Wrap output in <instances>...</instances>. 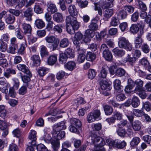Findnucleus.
<instances>
[{
    "instance_id": "nucleus-40",
    "label": "nucleus",
    "mask_w": 151,
    "mask_h": 151,
    "mask_svg": "<svg viewBox=\"0 0 151 151\" xmlns=\"http://www.w3.org/2000/svg\"><path fill=\"white\" fill-rule=\"evenodd\" d=\"M63 27V26L62 24H58L54 27L52 30L55 32H57L59 33H61L62 32Z\"/></svg>"
},
{
    "instance_id": "nucleus-48",
    "label": "nucleus",
    "mask_w": 151,
    "mask_h": 151,
    "mask_svg": "<svg viewBox=\"0 0 151 151\" xmlns=\"http://www.w3.org/2000/svg\"><path fill=\"white\" fill-rule=\"evenodd\" d=\"M127 13L124 10L120 11L117 14V17L121 19L125 18L127 16Z\"/></svg>"
},
{
    "instance_id": "nucleus-24",
    "label": "nucleus",
    "mask_w": 151,
    "mask_h": 151,
    "mask_svg": "<svg viewBox=\"0 0 151 151\" xmlns=\"http://www.w3.org/2000/svg\"><path fill=\"white\" fill-rule=\"evenodd\" d=\"M70 124L75 126L77 127H80L81 126V122L79 119L72 118L70 120Z\"/></svg>"
},
{
    "instance_id": "nucleus-57",
    "label": "nucleus",
    "mask_w": 151,
    "mask_h": 151,
    "mask_svg": "<svg viewBox=\"0 0 151 151\" xmlns=\"http://www.w3.org/2000/svg\"><path fill=\"white\" fill-rule=\"evenodd\" d=\"M125 73L124 70L121 68L117 69L116 75L118 76L121 77L124 76Z\"/></svg>"
},
{
    "instance_id": "nucleus-36",
    "label": "nucleus",
    "mask_w": 151,
    "mask_h": 151,
    "mask_svg": "<svg viewBox=\"0 0 151 151\" xmlns=\"http://www.w3.org/2000/svg\"><path fill=\"white\" fill-rule=\"evenodd\" d=\"M96 57V55L94 52H89L87 54V59L89 61H92L94 60Z\"/></svg>"
},
{
    "instance_id": "nucleus-37",
    "label": "nucleus",
    "mask_w": 151,
    "mask_h": 151,
    "mask_svg": "<svg viewBox=\"0 0 151 151\" xmlns=\"http://www.w3.org/2000/svg\"><path fill=\"white\" fill-rule=\"evenodd\" d=\"M40 54L41 56L43 57L48 55V52L45 46L42 45L40 47Z\"/></svg>"
},
{
    "instance_id": "nucleus-60",
    "label": "nucleus",
    "mask_w": 151,
    "mask_h": 151,
    "mask_svg": "<svg viewBox=\"0 0 151 151\" xmlns=\"http://www.w3.org/2000/svg\"><path fill=\"white\" fill-rule=\"evenodd\" d=\"M144 141L147 144L150 145L151 143V136L149 135L144 136L143 137Z\"/></svg>"
},
{
    "instance_id": "nucleus-5",
    "label": "nucleus",
    "mask_w": 151,
    "mask_h": 151,
    "mask_svg": "<svg viewBox=\"0 0 151 151\" xmlns=\"http://www.w3.org/2000/svg\"><path fill=\"white\" fill-rule=\"evenodd\" d=\"M100 51L102 52L103 57L106 60L111 61L112 59V55L105 44H103L101 46Z\"/></svg>"
},
{
    "instance_id": "nucleus-34",
    "label": "nucleus",
    "mask_w": 151,
    "mask_h": 151,
    "mask_svg": "<svg viewBox=\"0 0 151 151\" xmlns=\"http://www.w3.org/2000/svg\"><path fill=\"white\" fill-rule=\"evenodd\" d=\"M36 27L39 29H42L45 26V23L41 19H37L35 22Z\"/></svg>"
},
{
    "instance_id": "nucleus-58",
    "label": "nucleus",
    "mask_w": 151,
    "mask_h": 151,
    "mask_svg": "<svg viewBox=\"0 0 151 151\" xmlns=\"http://www.w3.org/2000/svg\"><path fill=\"white\" fill-rule=\"evenodd\" d=\"M139 63L142 65H144L146 67V69L150 65L148 61L146 59L143 58L140 61Z\"/></svg>"
},
{
    "instance_id": "nucleus-32",
    "label": "nucleus",
    "mask_w": 151,
    "mask_h": 151,
    "mask_svg": "<svg viewBox=\"0 0 151 151\" xmlns=\"http://www.w3.org/2000/svg\"><path fill=\"white\" fill-rule=\"evenodd\" d=\"M140 103V101L138 98L136 96H134L132 100V106L134 108H136L139 106Z\"/></svg>"
},
{
    "instance_id": "nucleus-44",
    "label": "nucleus",
    "mask_w": 151,
    "mask_h": 151,
    "mask_svg": "<svg viewBox=\"0 0 151 151\" xmlns=\"http://www.w3.org/2000/svg\"><path fill=\"white\" fill-rule=\"evenodd\" d=\"M49 11L52 14H53L57 11V9L56 5L53 4H50L48 5V6Z\"/></svg>"
},
{
    "instance_id": "nucleus-33",
    "label": "nucleus",
    "mask_w": 151,
    "mask_h": 151,
    "mask_svg": "<svg viewBox=\"0 0 151 151\" xmlns=\"http://www.w3.org/2000/svg\"><path fill=\"white\" fill-rule=\"evenodd\" d=\"M68 58H73L74 57L75 54L74 52L73 51L72 49L70 48H68L66 49L64 53Z\"/></svg>"
},
{
    "instance_id": "nucleus-43",
    "label": "nucleus",
    "mask_w": 151,
    "mask_h": 151,
    "mask_svg": "<svg viewBox=\"0 0 151 151\" xmlns=\"http://www.w3.org/2000/svg\"><path fill=\"white\" fill-rule=\"evenodd\" d=\"M101 142L97 145L96 149L100 151H105V149L103 146L105 145V142L101 138Z\"/></svg>"
},
{
    "instance_id": "nucleus-61",
    "label": "nucleus",
    "mask_w": 151,
    "mask_h": 151,
    "mask_svg": "<svg viewBox=\"0 0 151 151\" xmlns=\"http://www.w3.org/2000/svg\"><path fill=\"white\" fill-rule=\"evenodd\" d=\"M78 3L79 6L82 8L87 7L88 4V2L87 1H80Z\"/></svg>"
},
{
    "instance_id": "nucleus-18",
    "label": "nucleus",
    "mask_w": 151,
    "mask_h": 151,
    "mask_svg": "<svg viewBox=\"0 0 151 151\" xmlns=\"http://www.w3.org/2000/svg\"><path fill=\"white\" fill-rule=\"evenodd\" d=\"M31 60L32 61L33 65L35 66L39 65L40 63L39 56L37 55H33L31 57Z\"/></svg>"
},
{
    "instance_id": "nucleus-4",
    "label": "nucleus",
    "mask_w": 151,
    "mask_h": 151,
    "mask_svg": "<svg viewBox=\"0 0 151 151\" xmlns=\"http://www.w3.org/2000/svg\"><path fill=\"white\" fill-rule=\"evenodd\" d=\"M106 142L109 146L119 149L123 148L126 145V143L124 141L121 142L118 139L114 141L111 139H108Z\"/></svg>"
},
{
    "instance_id": "nucleus-56",
    "label": "nucleus",
    "mask_w": 151,
    "mask_h": 151,
    "mask_svg": "<svg viewBox=\"0 0 151 151\" xmlns=\"http://www.w3.org/2000/svg\"><path fill=\"white\" fill-rule=\"evenodd\" d=\"M17 48L18 47L10 45L8 50V52L9 53L14 54L15 53L16 50L17 49Z\"/></svg>"
},
{
    "instance_id": "nucleus-6",
    "label": "nucleus",
    "mask_w": 151,
    "mask_h": 151,
    "mask_svg": "<svg viewBox=\"0 0 151 151\" xmlns=\"http://www.w3.org/2000/svg\"><path fill=\"white\" fill-rule=\"evenodd\" d=\"M45 40L47 42L52 44L53 49L55 50L58 47L59 43V40L53 36H48L45 37Z\"/></svg>"
},
{
    "instance_id": "nucleus-38",
    "label": "nucleus",
    "mask_w": 151,
    "mask_h": 151,
    "mask_svg": "<svg viewBox=\"0 0 151 151\" xmlns=\"http://www.w3.org/2000/svg\"><path fill=\"white\" fill-rule=\"evenodd\" d=\"M69 44V41L68 39L66 38H64L60 41V46L62 47H67Z\"/></svg>"
},
{
    "instance_id": "nucleus-3",
    "label": "nucleus",
    "mask_w": 151,
    "mask_h": 151,
    "mask_svg": "<svg viewBox=\"0 0 151 151\" xmlns=\"http://www.w3.org/2000/svg\"><path fill=\"white\" fill-rule=\"evenodd\" d=\"M118 44L120 48L124 49L127 51H131L133 47L132 44L124 37L119 38Z\"/></svg>"
},
{
    "instance_id": "nucleus-51",
    "label": "nucleus",
    "mask_w": 151,
    "mask_h": 151,
    "mask_svg": "<svg viewBox=\"0 0 151 151\" xmlns=\"http://www.w3.org/2000/svg\"><path fill=\"white\" fill-rule=\"evenodd\" d=\"M139 9L141 11H146L147 9V7L146 5L140 0H137Z\"/></svg>"
},
{
    "instance_id": "nucleus-12",
    "label": "nucleus",
    "mask_w": 151,
    "mask_h": 151,
    "mask_svg": "<svg viewBox=\"0 0 151 151\" xmlns=\"http://www.w3.org/2000/svg\"><path fill=\"white\" fill-rule=\"evenodd\" d=\"M92 142L96 146V143L99 142L101 139V137L97 135L96 133L93 132L91 134L90 137Z\"/></svg>"
},
{
    "instance_id": "nucleus-13",
    "label": "nucleus",
    "mask_w": 151,
    "mask_h": 151,
    "mask_svg": "<svg viewBox=\"0 0 151 151\" xmlns=\"http://www.w3.org/2000/svg\"><path fill=\"white\" fill-rule=\"evenodd\" d=\"M66 126L65 125V122L63 121L58 123L55 125L53 127V131L61 130L65 129Z\"/></svg>"
},
{
    "instance_id": "nucleus-63",
    "label": "nucleus",
    "mask_w": 151,
    "mask_h": 151,
    "mask_svg": "<svg viewBox=\"0 0 151 151\" xmlns=\"http://www.w3.org/2000/svg\"><path fill=\"white\" fill-rule=\"evenodd\" d=\"M94 31L90 29H87L86 31V35L88 37L92 38L94 35Z\"/></svg>"
},
{
    "instance_id": "nucleus-22",
    "label": "nucleus",
    "mask_w": 151,
    "mask_h": 151,
    "mask_svg": "<svg viewBox=\"0 0 151 151\" xmlns=\"http://www.w3.org/2000/svg\"><path fill=\"white\" fill-rule=\"evenodd\" d=\"M114 0H105L103 5V8L107 9L113 7L114 6Z\"/></svg>"
},
{
    "instance_id": "nucleus-23",
    "label": "nucleus",
    "mask_w": 151,
    "mask_h": 151,
    "mask_svg": "<svg viewBox=\"0 0 151 151\" xmlns=\"http://www.w3.org/2000/svg\"><path fill=\"white\" fill-rule=\"evenodd\" d=\"M101 89L103 90H110L111 89L110 85L106 81H103L100 83Z\"/></svg>"
},
{
    "instance_id": "nucleus-39",
    "label": "nucleus",
    "mask_w": 151,
    "mask_h": 151,
    "mask_svg": "<svg viewBox=\"0 0 151 151\" xmlns=\"http://www.w3.org/2000/svg\"><path fill=\"white\" fill-rule=\"evenodd\" d=\"M113 116L115 118V120H121L122 118L123 115L121 112L115 111H114Z\"/></svg>"
},
{
    "instance_id": "nucleus-1",
    "label": "nucleus",
    "mask_w": 151,
    "mask_h": 151,
    "mask_svg": "<svg viewBox=\"0 0 151 151\" xmlns=\"http://www.w3.org/2000/svg\"><path fill=\"white\" fill-rule=\"evenodd\" d=\"M66 23V29L67 32L70 34H72L75 30L78 29L79 24L76 17L68 16L65 20Z\"/></svg>"
},
{
    "instance_id": "nucleus-14",
    "label": "nucleus",
    "mask_w": 151,
    "mask_h": 151,
    "mask_svg": "<svg viewBox=\"0 0 151 151\" xmlns=\"http://www.w3.org/2000/svg\"><path fill=\"white\" fill-rule=\"evenodd\" d=\"M65 68L70 71H72L76 68V63L73 61L68 62L64 65Z\"/></svg>"
},
{
    "instance_id": "nucleus-19",
    "label": "nucleus",
    "mask_w": 151,
    "mask_h": 151,
    "mask_svg": "<svg viewBox=\"0 0 151 151\" xmlns=\"http://www.w3.org/2000/svg\"><path fill=\"white\" fill-rule=\"evenodd\" d=\"M106 9L104 12V16L106 18L108 19L112 16L114 14V10L113 9Z\"/></svg>"
},
{
    "instance_id": "nucleus-64",
    "label": "nucleus",
    "mask_w": 151,
    "mask_h": 151,
    "mask_svg": "<svg viewBox=\"0 0 151 151\" xmlns=\"http://www.w3.org/2000/svg\"><path fill=\"white\" fill-rule=\"evenodd\" d=\"M9 150L10 151H18V148L16 144L12 143L9 145Z\"/></svg>"
},
{
    "instance_id": "nucleus-52",
    "label": "nucleus",
    "mask_w": 151,
    "mask_h": 151,
    "mask_svg": "<svg viewBox=\"0 0 151 151\" xmlns=\"http://www.w3.org/2000/svg\"><path fill=\"white\" fill-rule=\"evenodd\" d=\"M131 32L133 34L137 33L139 30L138 27L136 24L132 25L130 28Z\"/></svg>"
},
{
    "instance_id": "nucleus-28",
    "label": "nucleus",
    "mask_w": 151,
    "mask_h": 151,
    "mask_svg": "<svg viewBox=\"0 0 151 151\" xmlns=\"http://www.w3.org/2000/svg\"><path fill=\"white\" fill-rule=\"evenodd\" d=\"M26 41L25 39H24L23 43L21 44L20 47L18 50V53L21 55L23 54L24 53V50L26 47Z\"/></svg>"
},
{
    "instance_id": "nucleus-49",
    "label": "nucleus",
    "mask_w": 151,
    "mask_h": 151,
    "mask_svg": "<svg viewBox=\"0 0 151 151\" xmlns=\"http://www.w3.org/2000/svg\"><path fill=\"white\" fill-rule=\"evenodd\" d=\"M96 73L95 70L93 69H90L88 73V77L90 79H93L95 76Z\"/></svg>"
},
{
    "instance_id": "nucleus-41",
    "label": "nucleus",
    "mask_w": 151,
    "mask_h": 151,
    "mask_svg": "<svg viewBox=\"0 0 151 151\" xmlns=\"http://www.w3.org/2000/svg\"><path fill=\"white\" fill-rule=\"evenodd\" d=\"M48 69L45 67H41L38 70L39 75L41 76H43L47 73Z\"/></svg>"
},
{
    "instance_id": "nucleus-30",
    "label": "nucleus",
    "mask_w": 151,
    "mask_h": 151,
    "mask_svg": "<svg viewBox=\"0 0 151 151\" xmlns=\"http://www.w3.org/2000/svg\"><path fill=\"white\" fill-rule=\"evenodd\" d=\"M142 40L141 37L138 36L136 37L134 40L135 46L137 48H139L142 45Z\"/></svg>"
},
{
    "instance_id": "nucleus-26",
    "label": "nucleus",
    "mask_w": 151,
    "mask_h": 151,
    "mask_svg": "<svg viewBox=\"0 0 151 151\" xmlns=\"http://www.w3.org/2000/svg\"><path fill=\"white\" fill-rule=\"evenodd\" d=\"M22 26L24 33L31 34L32 28L29 24L24 23Z\"/></svg>"
},
{
    "instance_id": "nucleus-27",
    "label": "nucleus",
    "mask_w": 151,
    "mask_h": 151,
    "mask_svg": "<svg viewBox=\"0 0 151 151\" xmlns=\"http://www.w3.org/2000/svg\"><path fill=\"white\" fill-rule=\"evenodd\" d=\"M7 111L3 105H0V116L3 118H6L7 116Z\"/></svg>"
},
{
    "instance_id": "nucleus-10",
    "label": "nucleus",
    "mask_w": 151,
    "mask_h": 151,
    "mask_svg": "<svg viewBox=\"0 0 151 151\" xmlns=\"http://www.w3.org/2000/svg\"><path fill=\"white\" fill-rule=\"evenodd\" d=\"M68 11L70 14L69 16L75 17L78 15V11L74 5H70L68 7Z\"/></svg>"
},
{
    "instance_id": "nucleus-2",
    "label": "nucleus",
    "mask_w": 151,
    "mask_h": 151,
    "mask_svg": "<svg viewBox=\"0 0 151 151\" xmlns=\"http://www.w3.org/2000/svg\"><path fill=\"white\" fill-rule=\"evenodd\" d=\"M52 136L51 144L53 150L56 151L58 150L59 148V140L64 137L65 132L62 130L53 131Z\"/></svg>"
},
{
    "instance_id": "nucleus-16",
    "label": "nucleus",
    "mask_w": 151,
    "mask_h": 151,
    "mask_svg": "<svg viewBox=\"0 0 151 151\" xmlns=\"http://www.w3.org/2000/svg\"><path fill=\"white\" fill-rule=\"evenodd\" d=\"M114 88L118 93H121L123 91L122 87L121 86V81L119 80H116L114 83Z\"/></svg>"
},
{
    "instance_id": "nucleus-46",
    "label": "nucleus",
    "mask_w": 151,
    "mask_h": 151,
    "mask_svg": "<svg viewBox=\"0 0 151 151\" xmlns=\"http://www.w3.org/2000/svg\"><path fill=\"white\" fill-rule=\"evenodd\" d=\"M68 58L64 53H62L60 55L59 61L61 63H65L66 62Z\"/></svg>"
},
{
    "instance_id": "nucleus-25",
    "label": "nucleus",
    "mask_w": 151,
    "mask_h": 151,
    "mask_svg": "<svg viewBox=\"0 0 151 151\" xmlns=\"http://www.w3.org/2000/svg\"><path fill=\"white\" fill-rule=\"evenodd\" d=\"M112 51L116 55L120 57L124 56L125 54V51L119 49L117 48L114 49Z\"/></svg>"
},
{
    "instance_id": "nucleus-47",
    "label": "nucleus",
    "mask_w": 151,
    "mask_h": 151,
    "mask_svg": "<svg viewBox=\"0 0 151 151\" xmlns=\"http://www.w3.org/2000/svg\"><path fill=\"white\" fill-rule=\"evenodd\" d=\"M95 20V19H93L92 21ZM89 29L93 31H95L98 29V25L96 24V22H91L88 26Z\"/></svg>"
},
{
    "instance_id": "nucleus-17",
    "label": "nucleus",
    "mask_w": 151,
    "mask_h": 151,
    "mask_svg": "<svg viewBox=\"0 0 151 151\" xmlns=\"http://www.w3.org/2000/svg\"><path fill=\"white\" fill-rule=\"evenodd\" d=\"M135 83L136 86L135 90L136 91H140L142 90V86L143 82L140 79H137L136 80Z\"/></svg>"
},
{
    "instance_id": "nucleus-21",
    "label": "nucleus",
    "mask_w": 151,
    "mask_h": 151,
    "mask_svg": "<svg viewBox=\"0 0 151 151\" xmlns=\"http://www.w3.org/2000/svg\"><path fill=\"white\" fill-rule=\"evenodd\" d=\"M53 19L55 22L58 23H59L62 21L63 17L61 14L57 12L54 14L53 16Z\"/></svg>"
},
{
    "instance_id": "nucleus-59",
    "label": "nucleus",
    "mask_w": 151,
    "mask_h": 151,
    "mask_svg": "<svg viewBox=\"0 0 151 151\" xmlns=\"http://www.w3.org/2000/svg\"><path fill=\"white\" fill-rule=\"evenodd\" d=\"M125 115L130 122H132L133 121L134 114L132 112L129 111Z\"/></svg>"
},
{
    "instance_id": "nucleus-31",
    "label": "nucleus",
    "mask_w": 151,
    "mask_h": 151,
    "mask_svg": "<svg viewBox=\"0 0 151 151\" xmlns=\"http://www.w3.org/2000/svg\"><path fill=\"white\" fill-rule=\"evenodd\" d=\"M15 21V17L12 15L8 14L5 19V22L8 24H12Z\"/></svg>"
},
{
    "instance_id": "nucleus-50",
    "label": "nucleus",
    "mask_w": 151,
    "mask_h": 151,
    "mask_svg": "<svg viewBox=\"0 0 151 151\" xmlns=\"http://www.w3.org/2000/svg\"><path fill=\"white\" fill-rule=\"evenodd\" d=\"M133 113L134 114L138 117L142 116L144 113L142 111L136 109H134L133 110Z\"/></svg>"
},
{
    "instance_id": "nucleus-62",
    "label": "nucleus",
    "mask_w": 151,
    "mask_h": 151,
    "mask_svg": "<svg viewBox=\"0 0 151 151\" xmlns=\"http://www.w3.org/2000/svg\"><path fill=\"white\" fill-rule=\"evenodd\" d=\"M142 49L143 52L146 53H148L150 51V48L147 44H144L142 46Z\"/></svg>"
},
{
    "instance_id": "nucleus-54",
    "label": "nucleus",
    "mask_w": 151,
    "mask_h": 151,
    "mask_svg": "<svg viewBox=\"0 0 151 151\" xmlns=\"http://www.w3.org/2000/svg\"><path fill=\"white\" fill-rule=\"evenodd\" d=\"M66 74L65 73L64 71H60L57 73L56 78L58 80H60L63 78Z\"/></svg>"
},
{
    "instance_id": "nucleus-8",
    "label": "nucleus",
    "mask_w": 151,
    "mask_h": 151,
    "mask_svg": "<svg viewBox=\"0 0 151 151\" xmlns=\"http://www.w3.org/2000/svg\"><path fill=\"white\" fill-rule=\"evenodd\" d=\"M18 69L30 76H31V73L28 68L24 64H19L17 65Z\"/></svg>"
},
{
    "instance_id": "nucleus-15",
    "label": "nucleus",
    "mask_w": 151,
    "mask_h": 151,
    "mask_svg": "<svg viewBox=\"0 0 151 151\" xmlns=\"http://www.w3.org/2000/svg\"><path fill=\"white\" fill-rule=\"evenodd\" d=\"M133 129L135 131H139L141 128L142 123L139 120L134 121L132 124Z\"/></svg>"
},
{
    "instance_id": "nucleus-35",
    "label": "nucleus",
    "mask_w": 151,
    "mask_h": 151,
    "mask_svg": "<svg viewBox=\"0 0 151 151\" xmlns=\"http://www.w3.org/2000/svg\"><path fill=\"white\" fill-rule=\"evenodd\" d=\"M104 108L105 114L107 115H110L113 112V109L109 106L106 105L104 107Z\"/></svg>"
},
{
    "instance_id": "nucleus-7",
    "label": "nucleus",
    "mask_w": 151,
    "mask_h": 151,
    "mask_svg": "<svg viewBox=\"0 0 151 151\" xmlns=\"http://www.w3.org/2000/svg\"><path fill=\"white\" fill-rule=\"evenodd\" d=\"M36 132L34 130H31L29 133L28 138L31 141L29 142V143L32 145L36 146Z\"/></svg>"
},
{
    "instance_id": "nucleus-29",
    "label": "nucleus",
    "mask_w": 151,
    "mask_h": 151,
    "mask_svg": "<svg viewBox=\"0 0 151 151\" xmlns=\"http://www.w3.org/2000/svg\"><path fill=\"white\" fill-rule=\"evenodd\" d=\"M119 19L118 17H113L111 19L110 25L113 27L117 26L119 24Z\"/></svg>"
},
{
    "instance_id": "nucleus-9",
    "label": "nucleus",
    "mask_w": 151,
    "mask_h": 151,
    "mask_svg": "<svg viewBox=\"0 0 151 151\" xmlns=\"http://www.w3.org/2000/svg\"><path fill=\"white\" fill-rule=\"evenodd\" d=\"M24 16L26 17V20L30 21L32 20V16L33 13L32 9L31 8H28L23 12Z\"/></svg>"
},
{
    "instance_id": "nucleus-55",
    "label": "nucleus",
    "mask_w": 151,
    "mask_h": 151,
    "mask_svg": "<svg viewBox=\"0 0 151 151\" xmlns=\"http://www.w3.org/2000/svg\"><path fill=\"white\" fill-rule=\"evenodd\" d=\"M37 151H48L47 148L42 144H40L37 146Z\"/></svg>"
},
{
    "instance_id": "nucleus-20",
    "label": "nucleus",
    "mask_w": 151,
    "mask_h": 151,
    "mask_svg": "<svg viewBox=\"0 0 151 151\" xmlns=\"http://www.w3.org/2000/svg\"><path fill=\"white\" fill-rule=\"evenodd\" d=\"M57 60L56 56L52 55L48 57L47 59V63L50 65H52L56 63Z\"/></svg>"
},
{
    "instance_id": "nucleus-42",
    "label": "nucleus",
    "mask_w": 151,
    "mask_h": 151,
    "mask_svg": "<svg viewBox=\"0 0 151 151\" xmlns=\"http://www.w3.org/2000/svg\"><path fill=\"white\" fill-rule=\"evenodd\" d=\"M140 138L138 137L133 138L130 142V145L132 147H135L137 146L140 142Z\"/></svg>"
},
{
    "instance_id": "nucleus-53",
    "label": "nucleus",
    "mask_w": 151,
    "mask_h": 151,
    "mask_svg": "<svg viewBox=\"0 0 151 151\" xmlns=\"http://www.w3.org/2000/svg\"><path fill=\"white\" fill-rule=\"evenodd\" d=\"M87 121L89 122H94L96 119L94 116L93 113H90L88 115L87 117Z\"/></svg>"
},
{
    "instance_id": "nucleus-45",
    "label": "nucleus",
    "mask_w": 151,
    "mask_h": 151,
    "mask_svg": "<svg viewBox=\"0 0 151 151\" xmlns=\"http://www.w3.org/2000/svg\"><path fill=\"white\" fill-rule=\"evenodd\" d=\"M34 11L37 14L42 13L43 10L41 6L38 4H36L34 7Z\"/></svg>"
},
{
    "instance_id": "nucleus-11",
    "label": "nucleus",
    "mask_w": 151,
    "mask_h": 151,
    "mask_svg": "<svg viewBox=\"0 0 151 151\" xmlns=\"http://www.w3.org/2000/svg\"><path fill=\"white\" fill-rule=\"evenodd\" d=\"M83 39V35L80 32H77L75 35L73 39V43L76 45L79 46V44L81 42V40Z\"/></svg>"
}]
</instances>
